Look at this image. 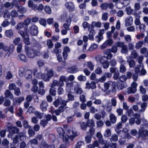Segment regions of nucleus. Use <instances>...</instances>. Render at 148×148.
<instances>
[{"label":"nucleus","instance_id":"1","mask_svg":"<svg viewBox=\"0 0 148 148\" xmlns=\"http://www.w3.org/2000/svg\"><path fill=\"white\" fill-rule=\"evenodd\" d=\"M25 51L27 56L29 58H33L35 56H39L40 55V52L27 46L25 47Z\"/></svg>","mask_w":148,"mask_h":148},{"label":"nucleus","instance_id":"2","mask_svg":"<svg viewBox=\"0 0 148 148\" xmlns=\"http://www.w3.org/2000/svg\"><path fill=\"white\" fill-rule=\"evenodd\" d=\"M104 91H107L110 87H112V92H115L116 91L115 82L114 81H108L104 84Z\"/></svg>","mask_w":148,"mask_h":148},{"label":"nucleus","instance_id":"3","mask_svg":"<svg viewBox=\"0 0 148 148\" xmlns=\"http://www.w3.org/2000/svg\"><path fill=\"white\" fill-rule=\"evenodd\" d=\"M14 49V47L13 44H11L9 47L7 46H3V50L7 53L5 55V57H8L9 55L13 52Z\"/></svg>","mask_w":148,"mask_h":148},{"label":"nucleus","instance_id":"4","mask_svg":"<svg viewBox=\"0 0 148 148\" xmlns=\"http://www.w3.org/2000/svg\"><path fill=\"white\" fill-rule=\"evenodd\" d=\"M28 31L32 36H36L38 33V27L35 25L33 24L29 27Z\"/></svg>","mask_w":148,"mask_h":148},{"label":"nucleus","instance_id":"5","mask_svg":"<svg viewBox=\"0 0 148 148\" xmlns=\"http://www.w3.org/2000/svg\"><path fill=\"white\" fill-rule=\"evenodd\" d=\"M67 133L70 135V139L71 141H73L74 138L79 135V133L75 130H71L68 129L67 130Z\"/></svg>","mask_w":148,"mask_h":148},{"label":"nucleus","instance_id":"6","mask_svg":"<svg viewBox=\"0 0 148 148\" xmlns=\"http://www.w3.org/2000/svg\"><path fill=\"white\" fill-rule=\"evenodd\" d=\"M119 136L123 138L130 139L131 138V136L128 133V130L126 128L123 129V130H120L119 133H117Z\"/></svg>","mask_w":148,"mask_h":148},{"label":"nucleus","instance_id":"7","mask_svg":"<svg viewBox=\"0 0 148 148\" xmlns=\"http://www.w3.org/2000/svg\"><path fill=\"white\" fill-rule=\"evenodd\" d=\"M144 128L143 127H141L138 132L139 135L143 138L148 136V131L146 130H143V129Z\"/></svg>","mask_w":148,"mask_h":148},{"label":"nucleus","instance_id":"8","mask_svg":"<svg viewBox=\"0 0 148 148\" xmlns=\"http://www.w3.org/2000/svg\"><path fill=\"white\" fill-rule=\"evenodd\" d=\"M65 6V7L68 9L69 11H72L74 10V5L71 2H66Z\"/></svg>","mask_w":148,"mask_h":148},{"label":"nucleus","instance_id":"9","mask_svg":"<svg viewBox=\"0 0 148 148\" xmlns=\"http://www.w3.org/2000/svg\"><path fill=\"white\" fill-rule=\"evenodd\" d=\"M70 49L68 46L65 47L63 49V51L62 53V55L63 58L66 60L67 59L68 56V53H69Z\"/></svg>","mask_w":148,"mask_h":148},{"label":"nucleus","instance_id":"10","mask_svg":"<svg viewBox=\"0 0 148 148\" xmlns=\"http://www.w3.org/2000/svg\"><path fill=\"white\" fill-rule=\"evenodd\" d=\"M133 18L132 16H128L125 19V26H127L132 25L133 23Z\"/></svg>","mask_w":148,"mask_h":148},{"label":"nucleus","instance_id":"11","mask_svg":"<svg viewBox=\"0 0 148 148\" xmlns=\"http://www.w3.org/2000/svg\"><path fill=\"white\" fill-rule=\"evenodd\" d=\"M115 86L119 90H121L127 87V86L125 82L121 83L118 82L116 83V85H115Z\"/></svg>","mask_w":148,"mask_h":148},{"label":"nucleus","instance_id":"12","mask_svg":"<svg viewBox=\"0 0 148 148\" xmlns=\"http://www.w3.org/2000/svg\"><path fill=\"white\" fill-rule=\"evenodd\" d=\"M86 88L90 89H95L96 88V83L93 81H91L90 83L87 82L86 83Z\"/></svg>","mask_w":148,"mask_h":148},{"label":"nucleus","instance_id":"13","mask_svg":"<svg viewBox=\"0 0 148 148\" xmlns=\"http://www.w3.org/2000/svg\"><path fill=\"white\" fill-rule=\"evenodd\" d=\"M9 130H10V133L12 132L13 134L14 133L18 134L19 132V129L16 127H14L12 125L8 126V127Z\"/></svg>","mask_w":148,"mask_h":148},{"label":"nucleus","instance_id":"14","mask_svg":"<svg viewBox=\"0 0 148 148\" xmlns=\"http://www.w3.org/2000/svg\"><path fill=\"white\" fill-rule=\"evenodd\" d=\"M102 107L104 108L106 111L108 112H110L112 110V106L109 101L107 102L105 105H103Z\"/></svg>","mask_w":148,"mask_h":148},{"label":"nucleus","instance_id":"15","mask_svg":"<svg viewBox=\"0 0 148 148\" xmlns=\"http://www.w3.org/2000/svg\"><path fill=\"white\" fill-rule=\"evenodd\" d=\"M104 29H102L100 30L98 35L96 37L97 41V42H99L103 38L102 35L104 33Z\"/></svg>","mask_w":148,"mask_h":148},{"label":"nucleus","instance_id":"16","mask_svg":"<svg viewBox=\"0 0 148 148\" xmlns=\"http://www.w3.org/2000/svg\"><path fill=\"white\" fill-rule=\"evenodd\" d=\"M5 34L7 37L11 38L13 36V32L11 29L7 30L5 31Z\"/></svg>","mask_w":148,"mask_h":148},{"label":"nucleus","instance_id":"17","mask_svg":"<svg viewBox=\"0 0 148 148\" xmlns=\"http://www.w3.org/2000/svg\"><path fill=\"white\" fill-rule=\"evenodd\" d=\"M136 92V90L131 87H128L126 91H124L123 94L125 95L130 94L132 93H134Z\"/></svg>","mask_w":148,"mask_h":148},{"label":"nucleus","instance_id":"18","mask_svg":"<svg viewBox=\"0 0 148 148\" xmlns=\"http://www.w3.org/2000/svg\"><path fill=\"white\" fill-rule=\"evenodd\" d=\"M32 71L30 70H26L24 75L25 78L27 79H30L32 78Z\"/></svg>","mask_w":148,"mask_h":148},{"label":"nucleus","instance_id":"19","mask_svg":"<svg viewBox=\"0 0 148 148\" xmlns=\"http://www.w3.org/2000/svg\"><path fill=\"white\" fill-rule=\"evenodd\" d=\"M130 58V56H129L127 57V62L129 63L130 67H134L135 65V61L134 60L131 59Z\"/></svg>","mask_w":148,"mask_h":148},{"label":"nucleus","instance_id":"20","mask_svg":"<svg viewBox=\"0 0 148 148\" xmlns=\"http://www.w3.org/2000/svg\"><path fill=\"white\" fill-rule=\"evenodd\" d=\"M77 86L74 88V91L77 94H81L83 92V90L77 82H75Z\"/></svg>","mask_w":148,"mask_h":148},{"label":"nucleus","instance_id":"21","mask_svg":"<svg viewBox=\"0 0 148 148\" xmlns=\"http://www.w3.org/2000/svg\"><path fill=\"white\" fill-rule=\"evenodd\" d=\"M15 7L18 9V11L21 13H25L27 12V9L21 6H19L18 4L15 5Z\"/></svg>","mask_w":148,"mask_h":148},{"label":"nucleus","instance_id":"22","mask_svg":"<svg viewBox=\"0 0 148 148\" xmlns=\"http://www.w3.org/2000/svg\"><path fill=\"white\" fill-rule=\"evenodd\" d=\"M63 137V142L66 145H69L70 142L69 138H70V135H66L65 136H62Z\"/></svg>","mask_w":148,"mask_h":148},{"label":"nucleus","instance_id":"23","mask_svg":"<svg viewBox=\"0 0 148 148\" xmlns=\"http://www.w3.org/2000/svg\"><path fill=\"white\" fill-rule=\"evenodd\" d=\"M95 58L97 61L100 62L101 64L106 61L104 60L106 58L105 56H101L100 55H98L96 56Z\"/></svg>","mask_w":148,"mask_h":148},{"label":"nucleus","instance_id":"24","mask_svg":"<svg viewBox=\"0 0 148 148\" xmlns=\"http://www.w3.org/2000/svg\"><path fill=\"white\" fill-rule=\"evenodd\" d=\"M4 95L5 97L9 98L11 99H13L14 98L13 95L12 93L9 90H6L4 92Z\"/></svg>","mask_w":148,"mask_h":148},{"label":"nucleus","instance_id":"25","mask_svg":"<svg viewBox=\"0 0 148 148\" xmlns=\"http://www.w3.org/2000/svg\"><path fill=\"white\" fill-rule=\"evenodd\" d=\"M48 106V104L46 101H43L40 105V108L43 111H45L47 109V107Z\"/></svg>","mask_w":148,"mask_h":148},{"label":"nucleus","instance_id":"26","mask_svg":"<svg viewBox=\"0 0 148 148\" xmlns=\"http://www.w3.org/2000/svg\"><path fill=\"white\" fill-rule=\"evenodd\" d=\"M40 146L41 148H54L55 146L53 145H49L46 143L44 142H42L40 145Z\"/></svg>","mask_w":148,"mask_h":148},{"label":"nucleus","instance_id":"27","mask_svg":"<svg viewBox=\"0 0 148 148\" xmlns=\"http://www.w3.org/2000/svg\"><path fill=\"white\" fill-rule=\"evenodd\" d=\"M33 74L34 75L37 77L41 78L42 79L43 74L40 71L38 72L36 69H34V70Z\"/></svg>","mask_w":148,"mask_h":148},{"label":"nucleus","instance_id":"28","mask_svg":"<svg viewBox=\"0 0 148 148\" xmlns=\"http://www.w3.org/2000/svg\"><path fill=\"white\" fill-rule=\"evenodd\" d=\"M45 73L51 78L54 75L53 72L51 69H46L45 70Z\"/></svg>","mask_w":148,"mask_h":148},{"label":"nucleus","instance_id":"29","mask_svg":"<svg viewBox=\"0 0 148 148\" xmlns=\"http://www.w3.org/2000/svg\"><path fill=\"white\" fill-rule=\"evenodd\" d=\"M147 103L145 102H143L141 103L140 104V108L141 109L139 110V112H144L147 107Z\"/></svg>","mask_w":148,"mask_h":148},{"label":"nucleus","instance_id":"30","mask_svg":"<svg viewBox=\"0 0 148 148\" xmlns=\"http://www.w3.org/2000/svg\"><path fill=\"white\" fill-rule=\"evenodd\" d=\"M78 71L77 68L76 66H72L67 69V71L71 73H75Z\"/></svg>","mask_w":148,"mask_h":148},{"label":"nucleus","instance_id":"31","mask_svg":"<svg viewBox=\"0 0 148 148\" xmlns=\"http://www.w3.org/2000/svg\"><path fill=\"white\" fill-rule=\"evenodd\" d=\"M15 45H18L22 44L21 39L20 37H16L14 39L13 42Z\"/></svg>","mask_w":148,"mask_h":148},{"label":"nucleus","instance_id":"32","mask_svg":"<svg viewBox=\"0 0 148 148\" xmlns=\"http://www.w3.org/2000/svg\"><path fill=\"white\" fill-rule=\"evenodd\" d=\"M64 81H66V77L65 76L63 75L60 76L59 79V82H60V84L61 86H63L64 85Z\"/></svg>","mask_w":148,"mask_h":148},{"label":"nucleus","instance_id":"33","mask_svg":"<svg viewBox=\"0 0 148 148\" xmlns=\"http://www.w3.org/2000/svg\"><path fill=\"white\" fill-rule=\"evenodd\" d=\"M115 6L116 8L119 9H121L124 6L122 0H120L118 2L115 3Z\"/></svg>","mask_w":148,"mask_h":148},{"label":"nucleus","instance_id":"34","mask_svg":"<svg viewBox=\"0 0 148 148\" xmlns=\"http://www.w3.org/2000/svg\"><path fill=\"white\" fill-rule=\"evenodd\" d=\"M133 15H134L135 17H136V19L134 21V23L135 24L137 25H140V21L139 18V16H138L137 14L135 13L133 14Z\"/></svg>","mask_w":148,"mask_h":148},{"label":"nucleus","instance_id":"35","mask_svg":"<svg viewBox=\"0 0 148 148\" xmlns=\"http://www.w3.org/2000/svg\"><path fill=\"white\" fill-rule=\"evenodd\" d=\"M121 52L124 54H127L128 52V49L126 45H125L121 48Z\"/></svg>","mask_w":148,"mask_h":148},{"label":"nucleus","instance_id":"36","mask_svg":"<svg viewBox=\"0 0 148 148\" xmlns=\"http://www.w3.org/2000/svg\"><path fill=\"white\" fill-rule=\"evenodd\" d=\"M57 131L60 137L63 136L65 134V132L63 129L61 127H58L57 128Z\"/></svg>","mask_w":148,"mask_h":148},{"label":"nucleus","instance_id":"37","mask_svg":"<svg viewBox=\"0 0 148 148\" xmlns=\"http://www.w3.org/2000/svg\"><path fill=\"white\" fill-rule=\"evenodd\" d=\"M56 86H61L60 84V82L59 81H57V80L54 79L53 80L52 83L51 84V87L52 88H53Z\"/></svg>","mask_w":148,"mask_h":148},{"label":"nucleus","instance_id":"38","mask_svg":"<svg viewBox=\"0 0 148 148\" xmlns=\"http://www.w3.org/2000/svg\"><path fill=\"white\" fill-rule=\"evenodd\" d=\"M81 128L83 130H86L87 127L88 126L87 123L82 122L80 123Z\"/></svg>","mask_w":148,"mask_h":148},{"label":"nucleus","instance_id":"39","mask_svg":"<svg viewBox=\"0 0 148 148\" xmlns=\"http://www.w3.org/2000/svg\"><path fill=\"white\" fill-rule=\"evenodd\" d=\"M143 41H140L136 42L135 45V47L137 49H138L142 47L143 45Z\"/></svg>","mask_w":148,"mask_h":148},{"label":"nucleus","instance_id":"40","mask_svg":"<svg viewBox=\"0 0 148 148\" xmlns=\"http://www.w3.org/2000/svg\"><path fill=\"white\" fill-rule=\"evenodd\" d=\"M38 141L36 139H34L30 140L28 143V145L32 146V144L37 145Z\"/></svg>","mask_w":148,"mask_h":148},{"label":"nucleus","instance_id":"41","mask_svg":"<svg viewBox=\"0 0 148 148\" xmlns=\"http://www.w3.org/2000/svg\"><path fill=\"white\" fill-rule=\"evenodd\" d=\"M110 119L112 123H115L116 121V117L115 115L113 114H111L110 116Z\"/></svg>","mask_w":148,"mask_h":148},{"label":"nucleus","instance_id":"42","mask_svg":"<svg viewBox=\"0 0 148 148\" xmlns=\"http://www.w3.org/2000/svg\"><path fill=\"white\" fill-rule=\"evenodd\" d=\"M18 57L20 60L22 62H26L27 61L26 56L23 54H21L19 55Z\"/></svg>","mask_w":148,"mask_h":148},{"label":"nucleus","instance_id":"43","mask_svg":"<svg viewBox=\"0 0 148 148\" xmlns=\"http://www.w3.org/2000/svg\"><path fill=\"white\" fill-rule=\"evenodd\" d=\"M131 57L134 59H136L138 56L137 52L136 50H132L131 52Z\"/></svg>","mask_w":148,"mask_h":148},{"label":"nucleus","instance_id":"44","mask_svg":"<svg viewBox=\"0 0 148 148\" xmlns=\"http://www.w3.org/2000/svg\"><path fill=\"white\" fill-rule=\"evenodd\" d=\"M92 26L97 27H100L101 26V23L99 21H93L92 23Z\"/></svg>","mask_w":148,"mask_h":148},{"label":"nucleus","instance_id":"45","mask_svg":"<svg viewBox=\"0 0 148 148\" xmlns=\"http://www.w3.org/2000/svg\"><path fill=\"white\" fill-rule=\"evenodd\" d=\"M31 22V18L28 17L24 20L23 23L25 26H28L30 24Z\"/></svg>","mask_w":148,"mask_h":148},{"label":"nucleus","instance_id":"46","mask_svg":"<svg viewBox=\"0 0 148 148\" xmlns=\"http://www.w3.org/2000/svg\"><path fill=\"white\" fill-rule=\"evenodd\" d=\"M95 72L97 75H101L102 73V70L101 67H98L95 70Z\"/></svg>","mask_w":148,"mask_h":148},{"label":"nucleus","instance_id":"47","mask_svg":"<svg viewBox=\"0 0 148 148\" xmlns=\"http://www.w3.org/2000/svg\"><path fill=\"white\" fill-rule=\"evenodd\" d=\"M97 47V45L95 43H93L92 44L90 47L87 49V51H92L95 49H96Z\"/></svg>","mask_w":148,"mask_h":148},{"label":"nucleus","instance_id":"48","mask_svg":"<svg viewBox=\"0 0 148 148\" xmlns=\"http://www.w3.org/2000/svg\"><path fill=\"white\" fill-rule=\"evenodd\" d=\"M110 101L112 106L114 107H116L117 103L116 98L115 97H113L111 99Z\"/></svg>","mask_w":148,"mask_h":148},{"label":"nucleus","instance_id":"49","mask_svg":"<svg viewBox=\"0 0 148 148\" xmlns=\"http://www.w3.org/2000/svg\"><path fill=\"white\" fill-rule=\"evenodd\" d=\"M10 15L12 17H15L18 16V13L16 10H14L11 11Z\"/></svg>","mask_w":148,"mask_h":148},{"label":"nucleus","instance_id":"50","mask_svg":"<svg viewBox=\"0 0 148 148\" xmlns=\"http://www.w3.org/2000/svg\"><path fill=\"white\" fill-rule=\"evenodd\" d=\"M87 66L91 71H92L94 69V65L91 62H87Z\"/></svg>","mask_w":148,"mask_h":148},{"label":"nucleus","instance_id":"51","mask_svg":"<svg viewBox=\"0 0 148 148\" xmlns=\"http://www.w3.org/2000/svg\"><path fill=\"white\" fill-rule=\"evenodd\" d=\"M99 146V144L97 141H95L93 144L90 145L88 146V148H94L95 147H97Z\"/></svg>","mask_w":148,"mask_h":148},{"label":"nucleus","instance_id":"52","mask_svg":"<svg viewBox=\"0 0 148 148\" xmlns=\"http://www.w3.org/2000/svg\"><path fill=\"white\" fill-rule=\"evenodd\" d=\"M122 124L121 123L119 122V123L116 126V128L115 129V131L116 133H119V129H121L122 127Z\"/></svg>","mask_w":148,"mask_h":148},{"label":"nucleus","instance_id":"53","mask_svg":"<svg viewBox=\"0 0 148 148\" xmlns=\"http://www.w3.org/2000/svg\"><path fill=\"white\" fill-rule=\"evenodd\" d=\"M111 131L109 129L106 130L104 133V136L105 137H108L111 135Z\"/></svg>","mask_w":148,"mask_h":148},{"label":"nucleus","instance_id":"54","mask_svg":"<svg viewBox=\"0 0 148 148\" xmlns=\"http://www.w3.org/2000/svg\"><path fill=\"white\" fill-rule=\"evenodd\" d=\"M127 119L128 118L127 115L124 114L122 116L121 118V120L122 123H125Z\"/></svg>","mask_w":148,"mask_h":148},{"label":"nucleus","instance_id":"55","mask_svg":"<svg viewBox=\"0 0 148 148\" xmlns=\"http://www.w3.org/2000/svg\"><path fill=\"white\" fill-rule=\"evenodd\" d=\"M24 24L23 22H21L19 23L17 25L16 28L17 30H20L24 27Z\"/></svg>","mask_w":148,"mask_h":148},{"label":"nucleus","instance_id":"56","mask_svg":"<svg viewBox=\"0 0 148 148\" xmlns=\"http://www.w3.org/2000/svg\"><path fill=\"white\" fill-rule=\"evenodd\" d=\"M26 70L24 68H21L19 69V74L21 77H22L23 75L24 72H25Z\"/></svg>","mask_w":148,"mask_h":148},{"label":"nucleus","instance_id":"57","mask_svg":"<svg viewBox=\"0 0 148 148\" xmlns=\"http://www.w3.org/2000/svg\"><path fill=\"white\" fill-rule=\"evenodd\" d=\"M61 101V99L58 98L53 102V104L56 107H57L60 104Z\"/></svg>","mask_w":148,"mask_h":148},{"label":"nucleus","instance_id":"58","mask_svg":"<svg viewBox=\"0 0 148 148\" xmlns=\"http://www.w3.org/2000/svg\"><path fill=\"white\" fill-rule=\"evenodd\" d=\"M10 24V22L5 20L1 24V26L4 27L8 26Z\"/></svg>","mask_w":148,"mask_h":148},{"label":"nucleus","instance_id":"59","mask_svg":"<svg viewBox=\"0 0 148 148\" xmlns=\"http://www.w3.org/2000/svg\"><path fill=\"white\" fill-rule=\"evenodd\" d=\"M39 23L40 24L44 26H46L47 25L46 21L45 19L44 18H41L39 20Z\"/></svg>","mask_w":148,"mask_h":148},{"label":"nucleus","instance_id":"60","mask_svg":"<svg viewBox=\"0 0 148 148\" xmlns=\"http://www.w3.org/2000/svg\"><path fill=\"white\" fill-rule=\"evenodd\" d=\"M47 44L48 46V48L49 49L52 48L53 45V44L51 40H47Z\"/></svg>","mask_w":148,"mask_h":148},{"label":"nucleus","instance_id":"61","mask_svg":"<svg viewBox=\"0 0 148 148\" xmlns=\"http://www.w3.org/2000/svg\"><path fill=\"white\" fill-rule=\"evenodd\" d=\"M126 10L127 14L128 15H130L133 11V10L132 9L130 6L126 8Z\"/></svg>","mask_w":148,"mask_h":148},{"label":"nucleus","instance_id":"62","mask_svg":"<svg viewBox=\"0 0 148 148\" xmlns=\"http://www.w3.org/2000/svg\"><path fill=\"white\" fill-rule=\"evenodd\" d=\"M50 79V78L49 76H47V75L45 73L44 74H43V76L42 77V79L45 81H49Z\"/></svg>","mask_w":148,"mask_h":148},{"label":"nucleus","instance_id":"63","mask_svg":"<svg viewBox=\"0 0 148 148\" xmlns=\"http://www.w3.org/2000/svg\"><path fill=\"white\" fill-rule=\"evenodd\" d=\"M16 85L14 83H11L9 84L8 87L9 89L10 90H14L16 88Z\"/></svg>","mask_w":148,"mask_h":148},{"label":"nucleus","instance_id":"64","mask_svg":"<svg viewBox=\"0 0 148 148\" xmlns=\"http://www.w3.org/2000/svg\"><path fill=\"white\" fill-rule=\"evenodd\" d=\"M34 114L36 117L39 118L40 119L42 118L43 115V113H41L38 111H36L35 112Z\"/></svg>","mask_w":148,"mask_h":148}]
</instances>
